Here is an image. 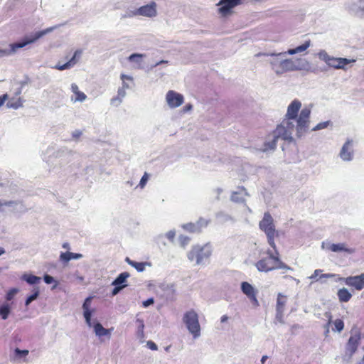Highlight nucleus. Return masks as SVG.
<instances>
[{
  "label": "nucleus",
  "instance_id": "f257e3e1",
  "mask_svg": "<svg viewBox=\"0 0 364 364\" xmlns=\"http://www.w3.org/2000/svg\"><path fill=\"white\" fill-rule=\"evenodd\" d=\"M286 51L281 53H259L258 55L269 57L268 63L272 70L277 75H281L285 73L297 70L311 71L310 64L306 60L288 58Z\"/></svg>",
  "mask_w": 364,
  "mask_h": 364
},
{
  "label": "nucleus",
  "instance_id": "f03ea898",
  "mask_svg": "<svg viewBox=\"0 0 364 364\" xmlns=\"http://www.w3.org/2000/svg\"><path fill=\"white\" fill-rule=\"evenodd\" d=\"M301 107V102L298 100H294L287 107L284 119L291 122L296 119V131L298 136H301L308 130L310 122L311 109L307 107L303 108L298 116Z\"/></svg>",
  "mask_w": 364,
  "mask_h": 364
},
{
  "label": "nucleus",
  "instance_id": "7ed1b4c3",
  "mask_svg": "<svg viewBox=\"0 0 364 364\" xmlns=\"http://www.w3.org/2000/svg\"><path fill=\"white\" fill-rule=\"evenodd\" d=\"M294 129H296V127L294 122L289 121V119H284L282 122L277 127L276 129L269 135L268 139L259 150L262 152L274 150L277 141L279 139L291 140L292 133Z\"/></svg>",
  "mask_w": 364,
  "mask_h": 364
},
{
  "label": "nucleus",
  "instance_id": "20e7f679",
  "mask_svg": "<svg viewBox=\"0 0 364 364\" xmlns=\"http://www.w3.org/2000/svg\"><path fill=\"white\" fill-rule=\"evenodd\" d=\"M274 250V252L268 250L266 256L261 257L255 266L260 272H269L275 269H287L291 270V268L284 263L279 257V252L277 247Z\"/></svg>",
  "mask_w": 364,
  "mask_h": 364
},
{
  "label": "nucleus",
  "instance_id": "39448f33",
  "mask_svg": "<svg viewBox=\"0 0 364 364\" xmlns=\"http://www.w3.org/2000/svg\"><path fill=\"white\" fill-rule=\"evenodd\" d=\"M213 253V246L208 242L204 245H193L187 253L190 262H195L196 265H201L210 257Z\"/></svg>",
  "mask_w": 364,
  "mask_h": 364
},
{
  "label": "nucleus",
  "instance_id": "423d86ee",
  "mask_svg": "<svg viewBox=\"0 0 364 364\" xmlns=\"http://www.w3.org/2000/svg\"><path fill=\"white\" fill-rule=\"evenodd\" d=\"M259 225V228L266 234L268 244L272 249H275L274 237L278 235V233L276 232L272 215L269 213H265Z\"/></svg>",
  "mask_w": 364,
  "mask_h": 364
},
{
  "label": "nucleus",
  "instance_id": "0eeeda50",
  "mask_svg": "<svg viewBox=\"0 0 364 364\" xmlns=\"http://www.w3.org/2000/svg\"><path fill=\"white\" fill-rule=\"evenodd\" d=\"M183 321L194 339L200 336L201 328L198 321V316L195 311L191 310L187 311L183 316Z\"/></svg>",
  "mask_w": 364,
  "mask_h": 364
},
{
  "label": "nucleus",
  "instance_id": "6e6552de",
  "mask_svg": "<svg viewBox=\"0 0 364 364\" xmlns=\"http://www.w3.org/2000/svg\"><path fill=\"white\" fill-rule=\"evenodd\" d=\"M321 247L326 252H332L335 253L344 252L348 255H351L355 252L354 248L348 247L345 242L333 243L328 240L321 242Z\"/></svg>",
  "mask_w": 364,
  "mask_h": 364
},
{
  "label": "nucleus",
  "instance_id": "1a4fd4ad",
  "mask_svg": "<svg viewBox=\"0 0 364 364\" xmlns=\"http://www.w3.org/2000/svg\"><path fill=\"white\" fill-rule=\"evenodd\" d=\"M58 26H55L52 27L47 28L44 30L39 31L35 33H32L30 35L26 36L22 42L14 43V48L17 50L18 48H23L24 46L33 43L37 41L38 39L44 36L45 35L53 31L56 29Z\"/></svg>",
  "mask_w": 364,
  "mask_h": 364
},
{
  "label": "nucleus",
  "instance_id": "9d476101",
  "mask_svg": "<svg viewBox=\"0 0 364 364\" xmlns=\"http://www.w3.org/2000/svg\"><path fill=\"white\" fill-rule=\"evenodd\" d=\"M157 4L154 1L141 6L129 14L128 16H141L147 18H154L157 16Z\"/></svg>",
  "mask_w": 364,
  "mask_h": 364
},
{
  "label": "nucleus",
  "instance_id": "9b49d317",
  "mask_svg": "<svg viewBox=\"0 0 364 364\" xmlns=\"http://www.w3.org/2000/svg\"><path fill=\"white\" fill-rule=\"evenodd\" d=\"M165 102L168 108L176 109L183 104L184 97L182 94L171 90L165 95Z\"/></svg>",
  "mask_w": 364,
  "mask_h": 364
},
{
  "label": "nucleus",
  "instance_id": "f8f14e48",
  "mask_svg": "<svg viewBox=\"0 0 364 364\" xmlns=\"http://www.w3.org/2000/svg\"><path fill=\"white\" fill-rule=\"evenodd\" d=\"M242 0H220L217 6L218 13L222 16H227L232 13V9L240 4Z\"/></svg>",
  "mask_w": 364,
  "mask_h": 364
},
{
  "label": "nucleus",
  "instance_id": "ddd939ff",
  "mask_svg": "<svg viewBox=\"0 0 364 364\" xmlns=\"http://www.w3.org/2000/svg\"><path fill=\"white\" fill-rule=\"evenodd\" d=\"M73 151L65 147L59 149L53 154L56 164L60 166L68 164L71 161Z\"/></svg>",
  "mask_w": 364,
  "mask_h": 364
},
{
  "label": "nucleus",
  "instance_id": "4468645a",
  "mask_svg": "<svg viewBox=\"0 0 364 364\" xmlns=\"http://www.w3.org/2000/svg\"><path fill=\"white\" fill-rule=\"evenodd\" d=\"M360 333L358 331L355 332L350 336L346 347V354L348 355L349 358H351L357 350L358 346L360 343Z\"/></svg>",
  "mask_w": 364,
  "mask_h": 364
},
{
  "label": "nucleus",
  "instance_id": "2eb2a0df",
  "mask_svg": "<svg viewBox=\"0 0 364 364\" xmlns=\"http://www.w3.org/2000/svg\"><path fill=\"white\" fill-rule=\"evenodd\" d=\"M353 141L352 139H348L343 145L340 153V158L344 161H350L353 159Z\"/></svg>",
  "mask_w": 364,
  "mask_h": 364
},
{
  "label": "nucleus",
  "instance_id": "dca6fc26",
  "mask_svg": "<svg viewBox=\"0 0 364 364\" xmlns=\"http://www.w3.org/2000/svg\"><path fill=\"white\" fill-rule=\"evenodd\" d=\"M92 299L91 296L85 299L82 306L85 323L89 327L92 326L91 317L95 313V309L91 307Z\"/></svg>",
  "mask_w": 364,
  "mask_h": 364
},
{
  "label": "nucleus",
  "instance_id": "f3484780",
  "mask_svg": "<svg viewBox=\"0 0 364 364\" xmlns=\"http://www.w3.org/2000/svg\"><path fill=\"white\" fill-rule=\"evenodd\" d=\"M250 194L244 186H239L235 191H233L230 195V200L237 203H245L246 197H249Z\"/></svg>",
  "mask_w": 364,
  "mask_h": 364
},
{
  "label": "nucleus",
  "instance_id": "a211bd4d",
  "mask_svg": "<svg viewBox=\"0 0 364 364\" xmlns=\"http://www.w3.org/2000/svg\"><path fill=\"white\" fill-rule=\"evenodd\" d=\"M345 284L358 291L364 289V273L358 276H350L345 279Z\"/></svg>",
  "mask_w": 364,
  "mask_h": 364
},
{
  "label": "nucleus",
  "instance_id": "6ab92c4d",
  "mask_svg": "<svg viewBox=\"0 0 364 364\" xmlns=\"http://www.w3.org/2000/svg\"><path fill=\"white\" fill-rule=\"evenodd\" d=\"M241 290L242 293L250 299V300L254 304V305H259L258 300L256 297L257 291L252 284L247 282H242Z\"/></svg>",
  "mask_w": 364,
  "mask_h": 364
},
{
  "label": "nucleus",
  "instance_id": "aec40b11",
  "mask_svg": "<svg viewBox=\"0 0 364 364\" xmlns=\"http://www.w3.org/2000/svg\"><path fill=\"white\" fill-rule=\"evenodd\" d=\"M28 354V350H21L17 348L10 355V360L16 364L27 363Z\"/></svg>",
  "mask_w": 364,
  "mask_h": 364
},
{
  "label": "nucleus",
  "instance_id": "412c9836",
  "mask_svg": "<svg viewBox=\"0 0 364 364\" xmlns=\"http://www.w3.org/2000/svg\"><path fill=\"white\" fill-rule=\"evenodd\" d=\"M146 57L144 53H132L128 58L127 60L132 64L134 69H142L144 64V58Z\"/></svg>",
  "mask_w": 364,
  "mask_h": 364
},
{
  "label": "nucleus",
  "instance_id": "4be33fe9",
  "mask_svg": "<svg viewBox=\"0 0 364 364\" xmlns=\"http://www.w3.org/2000/svg\"><path fill=\"white\" fill-rule=\"evenodd\" d=\"M90 328H93V331L95 335L101 338L102 336H108L110 337L112 328H105L102 326V325L97 321V319L92 320V326Z\"/></svg>",
  "mask_w": 364,
  "mask_h": 364
},
{
  "label": "nucleus",
  "instance_id": "5701e85b",
  "mask_svg": "<svg viewBox=\"0 0 364 364\" xmlns=\"http://www.w3.org/2000/svg\"><path fill=\"white\" fill-rule=\"evenodd\" d=\"M354 62H355L354 59L350 60L344 58H335L332 56L331 62L329 63L328 66L333 68L335 69L345 70L346 66L348 64Z\"/></svg>",
  "mask_w": 364,
  "mask_h": 364
},
{
  "label": "nucleus",
  "instance_id": "b1692460",
  "mask_svg": "<svg viewBox=\"0 0 364 364\" xmlns=\"http://www.w3.org/2000/svg\"><path fill=\"white\" fill-rule=\"evenodd\" d=\"M70 90L73 92V95L70 97V100L72 102H83L87 100V95L79 90V87L77 84L72 83L70 86Z\"/></svg>",
  "mask_w": 364,
  "mask_h": 364
},
{
  "label": "nucleus",
  "instance_id": "393cba45",
  "mask_svg": "<svg viewBox=\"0 0 364 364\" xmlns=\"http://www.w3.org/2000/svg\"><path fill=\"white\" fill-rule=\"evenodd\" d=\"M21 90L19 89L16 92V96L12 97L11 98L9 97V99L7 100L8 102L6 104V107L8 108L18 109V108H21L23 107L24 100L22 97H19V95L21 94Z\"/></svg>",
  "mask_w": 364,
  "mask_h": 364
},
{
  "label": "nucleus",
  "instance_id": "a878e982",
  "mask_svg": "<svg viewBox=\"0 0 364 364\" xmlns=\"http://www.w3.org/2000/svg\"><path fill=\"white\" fill-rule=\"evenodd\" d=\"M125 262L128 264H129L130 266L134 267L139 272H143L146 269V267H151V264L150 262H138L132 260L129 257H126Z\"/></svg>",
  "mask_w": 364,
  "mask_h": 364
},
{
  "label": "nucleus",
  "instance_id": "bb28decb",
  "mask_svg": "<svg viewBox=\"0 0 364 364\" xmlns=\"http://www.w3.org/2000/svg\"><path fill=\"white\" fill-rule=\"evenodd\" d=\"M8 213H20L24 210V207L21 202L16 200H8Z\"/></svg>",
  "mask_w": 364,
  "mask_h": 364
},
{
  "label": "nucleus",
  "instance_id": "cd10ccee",
  "mask_svg": "<svg viewBox=\"0 0 364 364\" xmlns=\"http://www.w3.org/2000/svg\"><path fill=\"white\" fill-rule=\"evenodd\" d=\"M11 304L12 303L7 301L0 302V317L1 319L6 320L8 318L12 309Z\"/></svg>",
  "mask_w": 364,
  "mask_h": 364
},
{
  "label": "nucleus",
  "instance_id": "c85d7f7f",
  "mask_svg": "<svg viewBox=\"0 0 364 364\" xmlns=\"http://www.w3.org/2000/svg\"><path fill=\"white\" fill-rule=\"evenodd\" d=\"M311 46L310 40L306 41L302 45H300L294 48H290L286 51L289 55H293L297 53L305 52Z\"/></svg>",
  "mask_w": 364,
  "mask_h": 364
},
{
  "label": "nucleus",
  "instance_id": "c756f323",
  "mask_svg": "<svg viewBox=\"0 0 364 364\" xmlns=\"http://www.w3.org/2000/svg\"><path fill=\"white\" fill-rule=\"evenodd\" d=\"M126 95V89L119 87L117 90V95L111 100V104L115 107L119 106Z\"/></svg>",
  "mask_w": 364,
  "mask_h": 364
},
{
  "label": "nucleus",
  "instance_id": "7c9ffc66",
  "mask_svg": "<svg viewBox=\"0 0 364 364\" xmlns=\"http://www.w3.org/2000/svg\"><path fill=\"white\" fill-rule=\"evenodd\" d=\"M82 257L79 253H73L70 252H62L60 255V259L64 262H68L71 259H78Z\"/></svg>",
  "mask_w": 364,
  "mask_h": 364
},
{
  "label": "nucleus",
  "instance_id": "2f4dec72",
  "mask_svg": "<svg viewBox=\"0 0 364 364\" xmlns=\"http://www.w3.org/2000/svg\"><path fill=\"white\" fill-rule=\"evenodd\" d=\"M337 296L341 302H348L352 297L351 293L345 287L338 291Z\"/></svg>",
  "mask_w": 364,
  "mask_h": 364
},
{
  "label": "nucleus",
  "instance_id": "473e14b6",
  "mask_svg": "<svg viewBox=\"0 0 364 364\" xmlns=\"http://www.w3.org/2000/svg\"><path fill=\"white\" fill-rule=\"evenodd\" d=\"M287 301V297L282 293H279L277 299L276 311H284Z\"/></svg>",
  "mask_w": 364,
  "mask_h": 364
},
{
  "label": "nucleus",
  "instance_id": "72a5a7b5",
  "mask_svg": "<svg viewBox=\"0 0 364 364\" xmlns=\"http://www.w3.org/2000/svg\"><path fill=\"white\" fill-rule=\"evenodd\" d=\"M120 79L122 80V87L127 90L132 87V84L133 83L134 78L131 75L121 74Z\"/></svg>",
  "mask_w": 364,
  "mask_h": 364
},
{
  "label": "nucleus",
  "instance_id": "f704fd0d",
  "mask_svg": "<svg viewBox=\"0 0 364 364\" xmlns=\"http://www.w3.org/2000/svg\"><path fill=\"white\" fill-rule=\"evenodd\" d=\"M215 217L218 222L220 223H225L229 221H234V219L231 215L223 211L217 213Z\"/></svg>",
  "mask_w": 364,
  "mask_h": 364
},
{
  "label": "nucleus",
  "instance_id": "c9c22d12",
  "mask_svg": "<svg viewBox=\"0 0 364 364\" xmlns=\"http://www.w3.org/2000/svg\"><path fill=\"white\" fill-rule=\"evenodd\" d=\"M129 277V274L128 272H122L119 274V276L112 282V286H122L127 281V279Z\"/></svg>",
  "mask_w": 364,
  "mask_h": 364
},
{
  "label": "nucleus",
  "instance_id": "e433bc0d",
  "mask_svg": "<svg viewBox=\"0 0 364 364\" xmlns=\"http://www.w3.org/2000/svg\"><path fill=\"white\" fill-rule=\"evenodd\" d=\"M21 278L29 284H35L39 283L41 279L39 277L29 274H24Z\"/></svg>",
  "mask_w": 364,
  "mask_h": 364
},
{
  "label": "nucleus",
  "instance_id": "4c0bfd02",
  "mask_svg": "<svg viewBox=\"0 0 364 364\" xmlns=\"http://www.w3.org/2000/svg\"><path fill=\"white\" fill-rule=\"evenodd\" d=\"M16 52L14 45L10 44L8 48L0 49V59L14 54Z\"/></svg>",
  "mask_w": 364,
  "mask_h": 364
},
{
  "label": "nucleus",
  "instance_id": "58836bf2",
  "mask_svg": "<svg viewBox=\"0 0 364 364\" xmlns=\"http://www.w3.org/2000/svg\"><path fill=\"white\" fill-rule=\"evenodd\" d=\"M354 11L356 15L364 16V0H358L354 3Z\"/></svg>",
  "mask_w": 364,
  "mask_h": 364
},
{
  "label": "nucleus",
  "instance_id": "ea45409f",
  "mask_svg": "<svg viewBox=\"0 0 364 364\" xmlns=\"http://www.w3.org/2000/svg\"><path fill=\"white\" fill-rule=\"evenodd\" d=\"M332 323L333 324L334 327L332 328V331L333 332H341L344 328V323L341 319H336L335 321H332Z\"/></svg>",
  "mask_w": 364,
  "mask_h": 364
},
{
  "label": "nucleus",
  "instance_id": "a19ab883",
  "mask_svg": "<svg viewBox=\"0 0 364 364\" xmlns=\"http://www.w3.org/2000/svg\"><path fill=\"white\" fill-rule=\"evenodd\" d=\"M318 58L325 62L328 65L331 62V59L332 56L328 54V53L325 50H321L317 54Z\"/></svg>",
  "mask_w": 364,
  "mask_h": 364
},
{
  "label": "nucleus",
  "instance_id": "79ce46f5",
  "mask_svg": "<svg viewBox=\"0 0 364 364\" xmlns=\"http://www.w3.org/2000/svg\"><path fill=\"white\" fill-rule=\"evenodd\" d=\"M182 228L185 230L190 232H200L198 228L196 223H189L183 224L182 225Z\"/></svg>",
  "mask_w": 364,
  "mask_h": 364
},
{
  "label": "nucleus",
  "instance_id": "37998d69",
  "mask_svg": "<svg viewBox=\"0 0 364 364\" xmlns=\"http://www.w3.org/2000/svg\"><path fill=\"white\" fill-rule=\"evenodd\" d=\"M82 54V51L80 50H77L73 56V58L68 61V64L70 65V68H73L79 60Z\"/></svg>",
  "mask_w": 364,
  "mask_h": 364
},
{
  "label": "nucleus",
  "instance_id": "c03bdc74",
  "mask_svg": "<svg viewBox=\"0 0 364 364\" xmlns=\"http://www.w3.org/2000/svg\"><path fill=\"white\" fill-rule=\"evenodd\" d=\"M136 322L138 323V328H137V336L139 338H144V321L142 319H140V318H137L136 320Z\"/></svg>",
  "mask_w": 364,
  "mask_h": 364
},
{
  "label": "nucleus",
  "instance_id": "a18cd8bd",
  "mask_svg": "<svg viewBox=\"0 0 364 364\" xmlns=\"http://www.w3.org/2000/svg\"><path fill=\"white\" fill-rule=\"evenodd\" d=\"M166 237L168 240L173 242L176 237V231L175 230H171L166 232L164 235H159L157 236V239L159 240L163 237Z\"/></svg>",
  "mask_w": 364,
  "mask_h": 364
},
{
  "label": "nucleus",
  "instance_id": "49530a36",
  "mask_svg": "<svg viewBox=\"0 0 364 364\" xmlns=\"http://www.w3.org/2000/svg\"><path fill=\"white\" fill-rule=\"evenodd\" d=\"M39 295V290L38 288H35L33 294L28 296L26 300V306H28L33 301L36 300Z\"/></svg>",
  "mask_w": 364,
  "mask_h": 364
},
{
  "label": "nucleus",
  "instance_id": "de8ad7c7",
  "mask_svg": "<svg viewBox=\"0 0 364 364\" xmlns=\"http://www.w3.org/2000/svg\"><path fill=\"white\" fill-rule=\"evenodd\" d=\"M209 223H210V220L200 218L196 222V224H197L199 231L200 232L203 228L207 227Z\"/></svg>",
  "mask_w": 364,
  "mask_h": 364
},
{
  "label": "nucleus",
  "instance_id": "09e8293b",
  "mask_svg": "<svg viewBox=\"0 0 364 364\" xmlns=\"http://www.w3.org/2000/svg\"><path fill=\"white\" fill-rule=\"evenodd\" d=\"M18 292V289H17V288H13L11 289H10L6 294V297H5L6 301H7V302L11 301Z\"/></svg>",
  "mask_w": 364,
  "mask_h": 364
},
{
  "label": "nucleus",
  "instance_id": "8fccbe9b",
  "mask_svg": "<svg viewBox=\"0 0 364 364\" xmlns=\"http://www.w3.org/2000/svg\"><path fill=\"white\" fill-rule=\"evenodd\" d=\"M331 124L330 121L322 122L317 124L314 128H312V131H319L323 129H326L329 124Z\"/></svg>",
  "mask_w": 364,
  "mask_h": 364
},
{
  "label": "nucleus",
  "instance_id": "3c124183",
  "mask_svg": "<svg viewBox=\"0 0 364 364\" xmlns=\"http://www.w3.org/2000/svg\"><path fill=\"white\" fill-rule=\"evenodd\" d=\"M178 240H179L180 245L183 248H185L186 247V245H188V244L189 243V242L191 240L190 237H188V236H186V235H180Z\"/></svg>",
  "mask_w": 364,
  "mask_h": 364
},
{
  "label": "nucleus",
  "instance_id": "603ef678",
  "mask_svg": "<svg viewBox=\"0 0 364 364\" xmlns=\"http://www.w3.org/2000/svg\"><path fill=\"white\" fill-rule=\"evenodd\" d=\"M322 270L320 269H317L314 270V273L309 276L308 278L309 279H311L313 283L314 281H317L318 279H320V275L321 274Z\"/></svg>",
  "mask_w": 364,
  "mask_h": 364
},
{
  "label": "nucleus",
  "instance_id": "864d4df0",
  "mask_svg": "<svg viewBox=\"0 0 364 364\" xmlns=\"http://www.w3.org/2000/svg\"><path fill=\"white\" fill-rule=\"evenodd\" d=\"M43 279H44V282L48 284L55 282V285L53 286V289H55L57 287L58 282L56 281H55L54 278L53 277H51L50 275L46 274L44 276Z\"/></svg>",
  "mask_w": 364,
  "mask_h": 364
},
{
  "label": "nucleus",
  "instance_id": "5fc2aeb1",
  "mask_svg": "<svg viewBox=\"0 0 364 364\" xmlns=\"http://www.w3.org/2000/svg\"><path fill=\"white\" fill-rule=\"evenodd\" d=\"M148 179H149V175L145 173L144 174V176L141 177V180H140V182H139V186L141 187V188H143L145 185L146 184L147 181H148Z\"/></svg>",
  "mask_w": 364,
  "mask_h": 364
},
{
  "label": "nucleus",
  "instance_id": "6e6d98bb",
  "mask_svg": "<svg viewBox=\"0 0 364 364\" xmlns=\"http://www.w3.org/2000/svg\"><path fill=\"white\" fill-rule=\"evenodd\" d=\"M53 68L57 69L58 70H64L70 69V65H68V63H66L63 65H60L58 63L56 65H55L54 67H53Z\"/></svg>",
  "mask_w": 364,
  "mask_h": 364
},
{
  "label": "nucleus",
  "instance_id": "4d7b16f0",
  "mask_svg": "<svg viewBox=\"0 0 364 364\" xmlns=\"http://www.w3.org/2000/svg\"><path fill=\"white\" fill-rule=\"evenodd\" d=\"M284 311H277V314H276V319L281 323H284V321H283Z\"/></svg>",
  "mask_w": 364,
  "mask_h": 364
},
{
  "label": "nucleus",
  "instance_id": "13d9d810",
  "mask_svg": "<svg viewBox=\"0 0 364 364\" xmlns=\"http://www.w3.org/2000/svg\"><path fill=\"white\" fill-rule=\"evenodd\" d=\"M127 285H122V286H114L115 287L112 290V295H117L123 288H124Z\"/></svg>",
  "mask_w": 364,
  "mask_h": 364
},
{
  "label": "nucleus",
  "instance_id": "bf43d9fd",
  "mask_svg": "<svg viewBox=\"0 0 364 364\" xmlns=\"http://www.w3.org/2000/svg\"><path fill=\"white\" fill-rule=\"evenodd\" d=\"M146 345L149 347V348H150L152 350H158V347H157L156 344L154 342L151 341H149L147 342Z\"/></svg>",
  "mask_w": 364,
  "mask_h": 364
},
{
  "label": "nucleus",
  "instance_id": "052dcab7",
  "mask_svg": "<svg viewBox=\"0 0 364 364\" xmlns=\"http://www.w3.org/2000/svg\"><path fill=\"white\" fill-rule=\"evenodd\" d=\"M154 303V300L153 298H149L146 301H144L142 303V305L144 308H146L149 306L150 305L153 304Z\"/></svg>",
  "mask_w": 364,
  "mask_h": 364
},
{
  "label": "nucleus",
  "instance_id": "680f3d73",
  "mask_svg": "<svg viewBox=\"0 0 364 364\" xmlns=\"http://www.w3.org/2000/svg\"><path fill=\"white\" fill-rule=\"evenodd\" d=\"M214 193L216 195V199L219 200L220 199V196L223 193V189L222 188H220V187L216 188L214 190Z\"/></svg>",
  "mask_w": 364,
  "mask_h": 364
},
{
  "label": "nucleus",
  "instance_id": "e2e57ef3",
  "mask_svg": "<svg viewBox=\"0 0 364 364\" xmlns=\"http://www.w3.org/2000/svg\"><path fill=\"white\" fill-rule=\"evenodd\" d=\"M9 99V95L7 94H4L0 96V107L4 104V102Z\"/></svg>",
  "mask_w": 364,
  "mask_h": 364
},
{
  "label": "nucleus",
  "instance_id": "0e129e2a",
  "mask_svg": "<svg viewBox=\"0 0 364 364\" xmlns=\"http://www.w3.org/2000/svg\"><path fill=\"white\" fill-rule=\"evenodd\" d=\"M7 203H8V200H2V209H4V211H1V213H8V207H7Z\"/></svg>",
  "mask_w": 364,
  "mask_h": 364
},
{
  "label": "nucleus",
  "instance_id": "69168bd1",
  "mask_svg": "<svg viewBox=\"0 0 364 364\" xmlns=\"http://www.w3.org/2000/svg\"><path fill=\"white\" fill-rule=\"evenodd\" d=\"M325 317L327 318L328 321V324H332V315L330 311L326 312L324 314Z\"/></svg>",
  "mask_w": 364,
  "mask_h": 364
},
{
  "label": "nucleus",
  "instance_id": "338daca9",
  "mask_svg": "<svg viewBox=\"0 0 364 364\" xmlns=\"http://www.w3.org/2000/svg\"><path fill=\"white\" fill-rule=\"evenodd\" d=\"M193 109V106L191 104H187L183 108V112H190Z\"/></svg>",
  "mask_w": 364,
  "mask_h": 364
},
{
  "label": "nucleus",
  "instance_id": "774afa93",
  "mask_svg": "<svg viewBox=\"0 0 364 364\" xmlns=\"http://www.w3.org/2000/svg\"><path fill=\"white\" fill-rule=\"evenodd\" d=\"M82 135V132L80 130H75L73 132L72 136L73 138H79Z\"/></svg>",
  "mask_w": 364,
  "mask_h": 364
}]
</instances>
